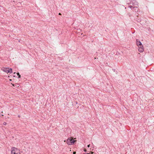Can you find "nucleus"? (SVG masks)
<instances>
[{"instance_id": "20e7f679", "label": "nucleus", "mask_w": 154, "mask_h": 154, "mask_svg": "<svg viewBox=\"0 0 154 154\" xmlns=\"http://www.w3.org/2000/svg\"><path fill=\"white\" fill-rule=\"evenodd\" d=\"M15 149H17L14 147H13L12 148V150L11 151V153L12 154H15L16 153Z\"/></svg>"}, {"instance_id": "f8f14e48", "label": "nucleus", "mask_w": 154, "mask_h": 154, "mask_svg": "<svg viewBox=\"0 0 154 154\" xmlns=\"http://www.w3.org/2000/svg\"><path fill=\"white\" fill-rule=\"evenodd\" d=\"M84 151H85V152H86L87 151V150H86V149H85L84 150Z\"/></svg>"}, {"instance_id": "1a4fd4ad", "label": "nucleus", "mask_w": 154, "mask_h": 154, "mask_svg": "<svg viewBox=\"0 0 154 154\" xmlns=\"http://www.w3.org/2000/svg\"><path fill=\"white\" fill-rule=\"evenodd\" d=\"M131 2H132V3L133 2H135V0H133L132 1H131Z\"/></svg>"}, {"instance_id": "f257e3e1", "label": "nucleus", "mask_w": 154, "mask_h": 154, "mask_svg": "<svg viewBox=\"0 0 154 154\" xmlns=\"http://www.w3.org/2000/svg\"><path fill=\"white\" fill-rule=\"evenodd\" d=\"M76 140H74L71 137L69 138L67 140L66 142L68 145H71L74 144Z\"/></svg>"}, {"instance_id": "dca6fc26", "label": "nucleus", "mask_w": 154, "mask_h": 154, "mask_svg": "<svg viewBox=\"0 0 154 154\" xmlns=\"http://www.w3.org/2000/svg\"><path fill=\"white\" fill-rule=\"evenodd\" d=\"M138 20V21H137L138 22H140V20Z\"/></svg>"}, {"instance_id": "423d86ee", "label": "nucleus", "mask_w": 154, "mask_h": 154, "mask_svg": "<svg viewBox=\"0 0 154 154\" xmlns=\"http://www.w3.org/2000/svg\"><path fill=\"white\" fill-rule=\"evenodd\" d=\"M17 75L18 76V78H20L21 77V75H20L19 73V72H17Z\"/></svg>"}, {"instance_id": "2eb2a0df", "label": "nucleus", "mask_w": 154, "mask_h": 154, "mask_svg": "<svg viewBox=\"0 0 154 154\" xmlns=\"http://www.w3.org/2000/svg\"><path fill=\"white\" fill-rule=\"evenodd\" d=\"M59 15H61V13H59Z\"/></svg>"}, {"instance_id": "9b49d317", "label": "nucleus", "mask_w": 154, "mask_h": 154, "mask_svg": "<svg viewBox=\"0 0 154 154\" xmlns=\"http://www.w3.org/2000/svg\"><path fill=\"white\" fill-rule=\"evenodd\" d=\"M76 154V152H73V154Z\"/></svg>"}, {"instance_id": "39448f33", "label": "nucleus", "mask_w": 154, "mask_h": 154, "mask_svg": "<svg viewBox=\"0 0 154 154\" xmlns=\"http://www.w3.org/2000/svg\"><path fill=\"white\" fill-rule=\"evenodd\" d=\"M143 48H138V51L140 52H143Z\"/></svg>"}, {"instance_id": "412c9836", "label": "nucleus", "mask_w": 154, "mask_h": 154, "mask_svg": "<svg viewBox=\"0 0 154 154\" xmlns=\"http://www.w3.org/2000/svg\"><path fill=\"white\" fill-rule=\"evenodd\" d=\"M15 73H15V72H14V74H15Z\"/></svg>"}, {"instance_id": "ddd939ff", "label": "nucleus", "mask_w": 154, "mask_h": 154, "mask_svg": "<svg viewBox=\"0 0 154 154\" xmlns=\"http://www.w3.org/2000/svg\"><path fill=\"white\" fill-rule=\"evenodd\" d=\"M15 154H20V153H15Z\"/></svg>"}, {"instance_id": "a211bd4d", "label": "nucleus", "mask_w": 154, "mask_h": 154, "mask_svg": "<svg viewBox=\"0 0 154 154\" xmlns=\"http://www.w3.org/2000/svg\"><path fill=\"white\" fill-rule=\"evenodd\" d=\"M13 86H14V84H13Z\"/></svg>"}, {"instance_id": "9d476101", "label": "nucleus", "mask_w": 154, "mask_h": 154, "mask_svg": "<svg viewBox=\"0 0 154 154\" xmlns=\"http://www.w3.org/2000/svg\"><path fill=\"white\" fill-rule=\"evenodd\" d=\"M128 7H130V8H131L132 7V5H130Z\"/></svg>"}, {"instance_id": "6e6552de", "label": "nucleus", "mask_w": 154, "mask_h": 154, "mask_svg": "<svg viewBox=\"0 0 154 154\" xmlns=\"http://www.w3.org/2000/svg\"><path fill=\"white\" fill-rule=\"evenodd\" d=\"M139 47V48H143V46L142 45H141Z\"/></svg>"}, {"instance_id": "6ab92c4d", "label": "nucleus", "mask_w": 154, "mask_h": 154, "mask_svg": "<svg viewBox=\"0 0 154 154\" xmlns=\"http://www.w3.org/2000/svg\"><path fill=\"white\" fill-rule=\"evenodd\" d=\"M76 104H77V102H76Z\"/></svg>"}, {"instance_id": "0eeeda50", "label": "nucleus", "mask_w": 154, "mask_h": 154, "mask_svg": "<svg viewBox=\"0 0 154 154\" xmlns=\"http://www.w3.org/2000/svg\"><path fill=\"white\" fill-rule=\"evenodd\" d=\"M3 124L4 125H6L7 123H6V122H3Z\"/></svg>"}, {"instance_id": "aec40b11", "label": "nucleus", "mask_w": 154, "mask_h": 154, "mask_svg": "<svg viewBox=\"0 0 154 154\" xmlns=\"http://www.w3.org/2000/svg\"><path fill=\"white\" fill-rule=\"evenodd\" d=\"M128 5H129V3H128Z\"/></svg>"}, {"instance_id": "f03ea898", "label": "nucleus", "mask_w": 154, "mask_h": 154, "mask_svg": "<svg viewBox=\"0 0 154 154\" xmlns=\"http://www.w3.org/2000/svg\"><path fill=\"white\" fill-rule=\"evenodd\" d=\"M2 70L5 72L7 73H8L10 72L11 73L12 72V69L11 68H5L3 67L2 68Z\"/></svg>"}, {"instance_id": "f3484780", "label": "nucleus", "mask_w": 154, "mask_h": 154, "mask_svg": "<svg viewBox=\"0 0 154 154\" xmlns=\"http://www.w3.org/2000/svg\"><path fill=\"white\" fill-rule=\"evenodd\" d=\"M18 117H20V116H18Z\"/></svg>"}, {"instance_id": "4468645a", "label": "nucleus", "mask_w": 154, "mask_h": 154, "mask_svg": "<svg viewBox=\"0 0 154 154\" xmlns=\"http://www.w3.org/2000/svg\"><path fill=\"white\" fill-rule=\"evenodd\" d=\"M90 144L88 145V147H90Z\"/></svg>"}, {"instance_id": "7ed1b4c3", "label": "nucleus", "mask_w": 154, "mask_h": 154, "mask_svg": "<svg viewBox=\"0 0 154 154\" xmlns=\"http://www.w3.org/2000/svg\"><path fill=\"white\" fill-rule=\"evenodd\" d=\"M136 43L137 44L138 46L142 45L141 42L138 39L136 40Z\"/></svg>"}]
</instances>
